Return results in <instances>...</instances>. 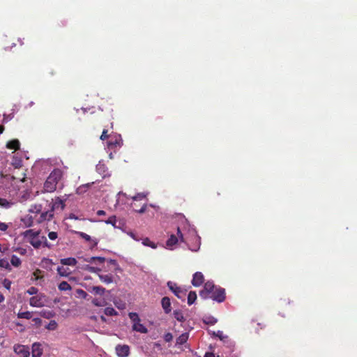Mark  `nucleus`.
I'll return each mask as SVG.
<instances>
[{
    "mask_svg": "<svg viewBox=\"0 0 357 357\" xmlns=\"http://www.w3.org/2000/svg\"><path fill=\"white\" fill-rule=\"evenodd\" d=\"M41 205H34L29 210V213L24 218V224L31 227L52 218L51 212H41Z\"/></svg>",
    "mask_w": 357,
    "mask_h": 357,
    "instance_id": "1",
    "label": "nucleus"
},
{
    "mask_svg": "<svg viewBox=\"0 0 357 357\" xmlns=\"http://www.w3.org/2000/svg\"><path fill=\"white\" fill-rule=\"evenodd\" d=\"M29 243L34 248H39L42 245L50 248L52 245L48 243L46 237L41 235L40 231L28 229L24 231V241Z\"/></svg>",
    "mask_w": 357,
    "mask_h": 357,
    "instance_id": "2",
    "label": "nucleus"
},
{
    "mask_svg": "<svg viewBox=\"0 0 357 357\" xmlns=\"http://www.w3.org/2000/svg\"><path fill=\"white\" fill-rule=\"evenodd\" d=\"M63 176V172L59 169H54L47 178L43 185V192H53Z\"/></svg>",
    "mask_w": 357,
    "mask_h": 357,
    "instance_id": "3",
    "label": "nucleus"
},
{
    "mask_svg": "<svg viewBox=\"0 0 357 357\" xmlns=\"http://www.w3.org/2000/svg\"><path fill=\"white\" fill-rule=\"evenodd\" d=\"M64 198H61V197H56L52 199L50 210L47 211L46 212H51L52 217L54 216V211L56 210L60 209L63 211L66 206V202L68 199L67 195H65Z\"/></svg>",
    "mask_w": 357,
    "mask_h": 357,
    "instance_id": "4",
    "label": "nucleus"
},
{
    "mask_svg": "<svg viewBox=\"0 0 357 357\" xmlns=\"http://www.w3.org/2000/svg\"><path fill=\"white\" fill-rule=\"evenodd\" d=\"M147 194L144 192H139L135 195V196L132 197V199L133 200V202L131 203V207L133 208V210L136 212H138L139 213H142L146 211V203H143L142 206L140 208H137V202L142 200L146 199Z\"/></svg>",
    "mask_w": 357,
    "mask_h": 357,
    "instance_id": "5",
    "label": "nucleus"
},
{
    "mask_svg": "<svg viewBox=\"0 0 357 357\" xmlns=\"http://www.w3.org/2000/svg\"><path fill=\"white\" fill-rule=\"evenodd\" d=\"M210 294L209 298L218 303L223 302L226 298L225 290L220 287H217Z\"/></svg>",
    "mask_w": 357,
    "mask_h": 357,
    "instance_id": "6",
    "label": "nucleus"
},
{
    "mask_svg": "<svg viewBox=\"0 0 357 357\" xmlns=\"http://www.w3.org/2000/svg\"><path fill=\"white\" fill-rule=\"evenodd\" d=\"M123 145V139L120 135L114 134L110 136L107 142V147L109 149H116L121 148Z\"/></svg>",
    "mask_w": 357,
    "mask_h": 357,
    "instance_id": "7",
    "label": "nucleus"
},
{
    "mask_svg": "<svg viewBox=\"0 0 357 357\" xmlns=\"http://www.w3.org/2000/svg\"><path fill=\"white\" fill-rule=\"evenodd\" d=\"M217 287L213 284V282L208 281L204 284V289L200 291L199 295L204 298L206 299L209 298L210 294Z\"/></svg>",
    "mask_w": 357,
    "mask_h": 357,
    "instance_id": "8",
    "label": "nucleus"
},
{
    "mask_svg": "<svg viewBox=\"0 0 357 357\" xmlns=\"http://www.w3.org/2000/svg\"><path fill=\"white\" fill-rule=\"evenodd\" d=\"M45 296L43 294H37L31 297L29 300V303L33 307H43L45 305Z\"/></svg>",
    "mask_w": 357,
    "mask_h": 357,
    "instance_id": "9",
    "label": "nucleus"
},
{
    "mask_svg": "<svg viewBox=\"0 0 357 357\" xmlns=\"http://www.w3.org/2000/svg\"><path fill=\"white\" fill-rule=\"evenodd\" d=\"M167 287L178 298H183L185 296V292L175 282L169 281Z\"/></svg>",
    "mask_w": 357,
    "mask_h": 357,
    "instance_id": "10",
    "label": "nucleus"
},
{
    "mask_svg": "<svg viewBox=\"0 0 357 357\" xmlns=\"http://www.w3.org/2000/svg\"><path fill=\"white\" fill-rule=\"evenodd\" d=\"M178 238L181 239V241H183V234L179 227L177 228V236L172 234L167 239L166 242L167 246L171 248L173 245H175L178 241Z\"/></svg>",
    "mask_w": 357,
    "mask_h": 357,
    "instance_id": "11",
    "label": "nucleus"
},
{
    "mask_svg": "<svg viewBox=\"0 0 357 357\" xmlns=\"http://www.w3.org/2000/svg\"><path fill=\"white\" fill-rule=\"evenodd\" d=\"M116 352L119 357H127L130 354V347L126 344H118L116 347Z\"/></svg>",
    "mask_w": 357,
    "mask_h": 357,
    "instance_id": "12",
    "label": "nucleus"
},
{
    "mask_svg": "<svg viewBox=\"0 0 357 357\" xmlns=\"http://www.w3.org/2000/svg\"><path fill=\"white\" fill-rule=\"evenodd\" d=\"M204 281V278L203 274L201 272H196L193 275V278L192 280V284L194 287H199L202 284Z\"/></svg>",
    "mask_w": 357,
    "mask_h": 357,
    "instance_id": "13",
    "label": "nucleus"
},
{
    "mask_svg": "<svg viewBox=\"0 0 357 357\" xmlns=\"http://www.w3.org/2000/svg\"><path fill=\"white\" fill-rule=\"evenodd\" d=\"M43 354V349L40 343L36 342L32 345L31 356L32 357H40Z\"/></svg>",
    "mask_w": 357,
    "mask_h": 357,
    "instance_id": "14",
    "label": "nucleus"
},
{
    "mask_svg": "<svg viewBox=\"0 0 357 357\" xmlns=\"http://www.w3.org/2000/svg\"><path fill=\"white\" fill-rule=\"evenodd\" d=\"M161 305L166 314H169L172 311L171 301L169 297H163L161 301Z\"/></svg>",
    "mask_w": 357,
    "mask_h": 357,
    "instance_id": "15",
    "label": "nucleus"
},
{
    "mask_svg": "<svg viewBox=\"0 0 357 357\" xmlns=\"http://www.w3.org/2000/svg\"><path fill=\"white\" fill-rule=\"evenodd\" d=\"M77 234L85 241L92 243L91 245V249L97 246L98 241L96 239H91V236L84 232L78 231Z\"/></svg>",
    "mask_w": 357,
    "mask_h": 357,
    "instance_id": "16",
    "label": "nucleus"
},
{
    "mask_svg": "<svg viewBox=\"0 0 357 357\" xmlns=\"http://www.w3.org/2000/svg\"><path fill=\"white\" fill-rule=\"evenodd\" d=\"M6 148L8 149L20 150V142L18 139H13L7 142Z\"/></svg>",
    "mask_w": 357,
    "mask_h": 357,
    "instance_id": "17",
    "label": "nucleus"
},
{
    "mask_svg": "<svg viewBox=\"0 0 357 357\" xmlns=\"http://www.w3.org/2000/svg\"><path fill=\"white\" fill-rule=\"evenodd\" d=\"M77 261L75 258L68 257L61 259V264L65 266H75Z\"/></svg>",
    "mask_w": 357,
    "mask_h": 357,
    "instance_id": "18",
    "label": "nucleus"
},
{
    "mask_svg": "<svg viewBox=\"0 0 357 357\" xmlns=\"http://www.w3.org/2000/svg\"><path fill=\"white\" fill-rule=\"evenodd\" d=\"M132 329L141 333H146L148 332L147 328L140 322L133 324Z\"/></svg>",
    "mask_w": 357,
    "mask_h": 357,
    "instance_id": "19",
    "label": "nucleus"
},
{
    "mask_svg": "<svg viewBox=\"0 0 357 357\" xmlns=\"http://www.w3.org/2000/svg\"><path fill=\"white\" fill-rule=\"evenodd\" d=\"M11 165L15 168H20L22 166V160L21 156L14 155L13 157Z\"/></svg>",
    "mask_w": 357,
    "mask_h": 357,
    "instance_id": "20",
    "label": "nucleus"
},
{
    "mask_svg": "<svg viewBox=\"0 0 357 357\" xmlns=\"http://www.w3.org/2000/svg\"><path fill=\"white\" fill-rule=\"evenodd\" d=\"M98 277L101 282L105 284H110L113 282V276L111 274L102 275L98 274Z\"/></svg>",
    "mask_w": 357,
    "mask_h": 357,
    "instance_id": "21",
    "label": "nucleus"
},
{
    "mask_svg": "<svg viewBox=\"0 0 357 357\" xmlns=\"http://www.w3.org/2000/svg\"><path fill=\"white\" fill-rule=\"evenodd\" d=\"M189 334L188 333H183L176 338V344L182 345L185 344L188 340Z\"/></svg>",
    "mask_w": 357,
    "mask_h": 357,
    "instance_id": "22",
    "label": "nucleus"
},
{
    "mask_svg": "<svg viewBox=\"0 0 357 357\" xmlns=\"http://www.w3.org/2000/svg\"><path fill=\"white\" fill-rule=\"evenodd\" d=\"M89 291L96 295H103L106 291V289L104 287L100 286H93L91 289H89Z\"/></svg>",
    "mask_w": 357,
    "mask_h": 357,
    "instance_id": "23",
    "label": "nucleus"
},
{
    "mask_svg": "<svg viewBox=\"0 0 357 357\" xmlns=\"http://www.w3.org/2000/svg\"><path fill=\"white\" fill-rule=\"evenodd\" d=\"M218 319L212 316H206L203 318V322L207 325L213 326L215 324Z\"/></svg>",
    "mask_w": 357,
    "mask_h": 357,
    "instance_id": "24",
    "label": "nucleus"
},
{
    "mask_svg": "<svg viewBox=\"0 0 357 357\" xmlns=\"http://www.w3.org/2000/svg\"><path fill=\"white\" fill-rule=\"evenodd\" d=\"M42 271L40 269H36L31 275V280L32 281H37L38 280H40L43 278V275H42Z\"/></svg>",
    "mask_w": 357,
    "mask_h": 357,
    "instance_id": "25",
    "label": "nucleus"
},
{
    "mask_svg": "<svg viewBox=\"0 0 357 357\" xmlns=\"http://www.w3.org/2000/svg\"><path fill=\"white\" fill-rule=\"evenodd\" d=\"M197 299V294L194 291H190L188 295V304L191 305Z\"/></svg>",
    "mask_w": 357,
    "mask_h": 357,
    "instance_id": "26",
    "label": "nucleus"
},
{
    "mask_svg": "<svg viewBox=\"0 0 357 357\" xmlns=\"http://www.w3.org/2000/svg\"><path fill=\"white\" fill-rule=\"evenodd\" d=\"M174 318L180 322H183L185 320V317L181 310H174Z\"/></svg>",
    "mask_w": 357,
    "mask_h": 357,
    "instance_id": "27",
    "label": "nucleus"
},
{
    "mask_svg": "<svg viewBox=\"0 0 357 357\" xmlns=\"http://www.w3.org/2000/svg\"><path fill=\"white\" fill-rule=\"evenodd\" d=\"M58 288L60 291H68L72 289L71 286L66 281L61 282L59 284Z\"/></svg>",
    "mask_w": 357,
    "mask_h": 357,
    "instance_id": "28",
    "label": "nucleus"
},
{
    "mask_svg": "<svg viewBox=\"0 0 357 357\" xmlns=\"http://www.w3.org/2000/svg\"><path fill=\"white\" fill-rule=\"evenodd\" d=\"M13 202H8L7 199H3V198H0V206L1 207H3V208H10L11 206L13 205Z\"/></svg>",
    "mask_w": 357,
    "mask_h": 357,
    "instance_id": "29",
    "label": "nucleus"
},
{
    "mask_svg": "<svg viewBox=\"0 0 357 357\" xmlns=\"http://www.w3.org/2000/svg\"><path fill=\"white\" fill-rule=\"evenodd\" d=\"M128 316L133 324L140 322V319L136 312H130Z\"/></svg>",
    "mask_w": 357,
    "mask_h": 357,
    "instance_id": "30",
    "label": "nucleus"
},
{
    "mask_svg": "<svg viewBox=\"0 0 357 357\" xmlns=\"http://www.w3.org/2000/svg\"><path fill=\"white\" fill-rule=\"evenodd\" d=\"M142 244L145 246L151 247V248H156L157 245L155 243L150 241L149 238H145L142 241Z\"/></svg>",
    "mask_w": 357,
    "mask_h": 357,
    "instance_id": "31",
    "label": "nucleus"
},
{
    "mask_svg": "<svg viewBox=\"0 0 357 357\" xmlns=\"http://www.w3.org/2000/svg\"><path fill=\"white\" fill-rule=\"evenodd\" d=\"M213 336L218 337L220 340H224L225 339H227L228 337L227 335H225L223 334V332L222 331H213L212 333Z\"/></svg>",
    "mask_w": 357,
    "mask_h": 357,
    "instance_id": "32",
    "label": "nucleus"
},
{
    "mask_svg": "<svg viewBox=\"0 0 357 357\" xmlns=\"http://www.w3.org/2000/svg\"><path fill=\"white\" fill-rule=\"evenodd\" d=\"M10 263L13 266L17 267L21 264V260L19 257L15 255H13L10 259Z\"/></svg>",
    "mask_w": 357,
    "mask_h": 357,
    "instance_id": "33",
    "label": "nucleus"
},
{
    "mask_svg": "<svg viewBox=\"0 0 357 357\" xmlns=\"http://www.w3.org/2000/svg\"><path fill=\"white\" fill-rule=\"evenodd\" d=\"M105 314L107 316H114L117 314V312L113 307H106L105 309Z\"/></svg>",
    "mask_w": 357,
    "mask_h": 357,
    "instance_id": "34",
    "label": "nucleus"
},
{
    "mask_svg": "<svg viewBox=\"0 0 357 357\" xmlns=\"http://www.w3.org/2000/svg\"><path fill=\"white\" fill-rule=\"evenodd\" d=\"M57 272L58 274H59L61 276H68L69 274V272L67 271V269L63 266H59L57 268Z\"/></svg>",
    "mask_w": 357,
    "mask_h": 357,
    "instance_id": "35",
    "label": "nucleus"
},
{
    "mask_svg": "<svg viewBox=\"0 0 357 357\" xmlns=\"http://www.w3.org/2000/svg\"><path fill=\"white\" fill-rule=\"evenodd\" d=\"M0 267L4 268L6 269H10V264L8 259H0Z\"/></svg>",
    "mask_w": 357,
    "mask_h": 357,
    "instance_id": "36",
    "label": "nucleus"
},
{
    "mask_svg": "<svg viewBox=\"0 0 357 357\" xmlns=\"http://www.w3.org/2000/svg\"><path fill=\"white\" fill-rule=\"evenodd\" d=\"M106 224H110L116 227V218L115 215L110 216L106 221Z\"/></svg>",
    "mask_w": 357,
    "mask_h": 357,
    "instance_id": "37",
    "label": "nucleus"
},
{
    "mask_svg": "<svg viewBox=\"0 0 357 357\" xmlns=\"http://www.w3.org/2000/svg\"><path fill=\"white\" fill-rule=\"evenodd\" d=\"M91 259L95 260V264H102L105 261L106 259L102 257H91Z\"/></svg>",
    "mask_w": 357,
    "mask_h": 357,
    "instance_id": "38",
    "label": "nucleus"
},
{
    "mask_svg": "<svg viewBox=\"0 0 357 357\" xmlns=\"http://www.w3.org/2000/svg\"><path fill=\"white\" fill-rule=\"evenodd\" d=\"M107 132H108V130L107 129H104L102 130V135H100V137L101 140H105L106 139H108L109 137L110 138L111 135H109L107 134Z\"/></svg>",
    "mask_w": 357,
    "mask_h": 357,
    "instance_id": "39",
    "label": "nucleus"
},
{
    "mask_svg": "<svg viewBox=\"0 0 357 357\" xmlns=\"http://www.w3.org/2000/svg\"><path fill=\"white\" fill-rule=\"evenodd\" d=\"M85 269L89 271L91 273H98V272L100 271V268H96V267L90 266H86Z\"/></svg>",
    "mask_w": 357,
    "mask_h": 357,
    "instance_id": "40",
    "label": "nucleus"
},
{
    "mask_svg": "<svg viewBox=\"0 0 357 357\" xmlns=\"http://www.w3.org/2000/svg\"><path fill=\"white\" fill-rule=\"evenodd\" d=\"M77 294L83 298H86L88 296L87 293L81 289H77Z\"/></svg>",
    "mask_w": 357,
    "mask_h": 357,
    "instance_id": "41",
    "label": "nucleus"
},
{
    "mask_svg": "<svg viewBox=\"0 0 357 357\" xmlns=\"http://www.w3.org/2000/svg\"><path fill=\"white\" fill-rule=\"evenodd\" d=\"M14 351L17 354H22V345L17 344L14 346Z\"/></svg>",
    "mask_w": 357,
    "mask_h": 357,
    "instance_id": "42",
    "label": "nucleus"
},
{
    "mask_svg": "<svg viewBox=\"0 0 357 357\" xmlns=\"http://www.w3.org/2000/svg\"><path fill=\"white\" fill-rule=\"evenodd\" d=\"M164 340L167 342H169L173 340V335L171 333H167L164 335Z\"/></svg>",
    "mask_w": 357,
    "mask_h": 357,
    "instance_id": "43",
    "label": "nucleus"
},
{
    "mask_svg": "<svg viewBox=\"0 0 357 357\" xmlns=\"http://www.w3.org/2000/svg\"><path fill=\"white\" fill-rule=\"evenodd\" d=\"M38 289L34 287H31V288H29L28 290H27V293L30 295H37L38 294Z\"/></svg>",
    "mask_w": 357,
    "mask_h": 357,
    "instance_id": "44",
    "label": "nucleus"
},
{
    "mask_svg": "<svg viewBox=\"0 0 357 357\" xmlns=\"http://www.w3.org/2000/svg\"><path fill=\"white\" fill-rule=\"evenodd\" d=\"M90 185H91V183H87L86 185L79 186L77 190V193L82 192L84 190H85L86 188H88Z\"/></svg>",
    "mask_w": 357,
    "mask_h": 357,
    "instance_id": "45",
    "label": "nucleus"
},
{
    "mask_svg": "<svg viewBox=\"0 0 357 357\" xmlns=\"http://www.w3.org/2000/svg\"><path fill=\"white\" fill-rule=\"evenodd\" d=\"M48 237H49V238H50V240L54 241V240H56V239L57 238V237H58V234H57V233H56V232H55V231H50V232H49V234H48Z\"/></svg>",
    "mask_w": 357,
    "mask_h": 357,
    "instance_id": "46",
    "label": "nucleus"
},
{
    "mask_svg": "<svg viewBox=\"0 0 357 357\" xmlns=\"http://www.w3.org/2000/svg\"><path fill=\"white\" fill-rule=\"evenodd\" d=\"M3 284L5 288L9 290L10 289L11 282L8 279H4Z\"/></svg>",
    "mask_w": 357,
    "mask_h": 357,
    "instance_id": "47",
    "label": "nucleus"
},
{
    "mask_svg": "<svg viewBox=\"0 0 357 357\" xmlns=\"http://www.w3.org/2000/svg\"><path fill=\"white\" fill-rule=\"evenodd\" d=\"M32 321L33 322V324L36 326H39L41 324V319L40 318H38V317L33 318L32 319Z\"/></svg>",
    "mask_w": 357,
    "mask_h": 357,
    "instance_id": "48",
    "label": "nucleus"
},
{
    "mask_svg": "<svg viewBox=\"0 0 357 357\" xmlns=\"http://www.w3.org/2000/svg\"><path fill=\"white\" fill-rule=\"evenodd\" d=\"M33 312H24V319H30L32 318Z\"/></svg>",
    "mask_w": 357,
    "mask_h": 357,
    "instance_id": "49",
    "label": "nucleus"
},
{
    "mask_svg": "<svg viewBox=\"0 0 357 357\" xmlns=\"http://www.w3.org/2000/svg\"><path fill=\"white\" fill-rule=\"evenodd\" d=\"M30 351L29 348L24 346V357H29Z\"/></svg>",
    "mask_w": 357,
    "mask_h": 357,
    "instance_id": "50",
    "label": "nucleus"
},
{
    "mask_svg": "<svg viewBox=\"0 0 357 357\" xmlns=\"http://www.w3.org/2000/svg\"><path fill=\"white\" fill-rule=\"evenodd\" d=\"M92 303L95 305V306H98V307H100V306H102L103 305L97 299V298H94L92 300Z\"/></svg>",
    "mask_w": 357,
    "mask_h": 357,
    "instance_id": "51",
    "label": "nucleus"
},
{
    "mask_svg": "<svg viewBox=\"0 0 357 357\" xmlns=\"http://www.w3.org/2000/svg\"><path fill=\"white\" fill-rule=\"evenodd\" d=\"M8 229V225L6 223L0 222V230L5 231Z\"/></svg>",
    "mask_w": 357,
    "mask_h": 357,
    "instance_id": "52",
    "label": "nucleus"
},
{
    "mask_svg": "<svg viewBox=\"0 0 357 357\" xmlns=\"http://www.w3.org/2000/svg\"><path fill=\"white\" fill-rule=\"evenodd\" d=\"M56 323L54 321H52L50 323L48 328L54 330L56 328Z\"/></svg>",
    "mask_w": 357,
    "mask_h": 357,
    "instance_id": "53",
    "label": "nucleus"
},
{
    "mask_svg": "<svg viewBox=\"0 0 357 357\" xmlns=\"http://www.w3.org/2000/svg\"><path fill=\"white\" fill-rule=\"evenodd\" d=\"M204 357H215V356L213 352H206Z\"/></svg>",
    "mask_w": 357,
    "mask_h": 357,
    "instance_id": "54",
    "label": "nucleus"
},
{
    "mask_svg": "<svg viewBox=\"0 0 357 357\" xmlns=\"http://www.w3.org/2000/svg\"><path fill=\"white\" fill-rule=\"evenodd\" d=\"M83 259H84V261H86V262L95 263V260L94 259H91V257L84 258Z\"/></svg>",
    "mask_w": 357,
    "mask_h": 357,
    "instance_id": "55",
    "label": "nucleus"
},
{
    "mask_svg": "<svg viewBox=\"0 0 357 357\" xmlns=\"http://www.w3.org/2000/svg\"><path fill=\"white\" fill-rule=\"evenodd\" d=\"M43 262H45V264H53V262L52 261V259H44L43 260Z\"/></svg>",
    "mask_w": 357,
    "mask_h": 357,
    "instance_id": "56",
    "label": "nucleus"
},
{
    "mask_svg": "<svg viewBox=\"0 0 357 357\" xmlns=\"http://www.w3.org/2000/svg\"><path fill=\"white\" fill-rule=\"evenodd\" d=\"M96 168H97L98 171H102L105 169V165H97Z\"/></svg>",
    "mask_w": 357,
    "mask_h": 357,
    "instance_id": "57",
    "label": "nucleus"
},
{
    "mask_svg": "<svg viewBox=\"0 0 357 357\" xmlns=\"http://www.w3.org/2000/svg\"><path fill=\"white\" fill-rule=\"evenodd\" d=\"M97 215H99V216L100 215H105V211H103V210H99V211H97Z\"/></svg>",
    "mask_w": 357,
    "mask_h": 357,
    "instance_id": "58",
    "label": "nucleus"
},
{
    "mask_svg": "<svg viewBox=\"0 0 357 357\" xmlns=\"http://www.w3.org/2000/svg\"><path fill=\"white\" fill-rule=\"evenodd\" d=\"M130 236L133 239H135V240H136V241H139V239L136 237V235H135L134 233L130 232Z\"/></svg>",
    "mask_w": 357,
    "mask_h": 357,
    "instance_id": "59",
    "label": "nucleus"
},
{
    "mask_svg": "<svg viewBox=\"0 0 357 357\" xmlns=\"http://www.w3.org/2000/svg\"><path fill=\"white\" fill-rule=\"evenodd\" d=\"M4 131V126L3 125H0V135L2 134Z\"/></svg>",
    "mask_w": 357,
    "mask_h": 357,
    "instance_id": "60",
    "label": "nucleus"
},
{
    "mask_svg": "<svg viewBox=\"0 0 357 357\" xmlns=\"http://www.w3.org/2000/svg\"><path fill=\"white\" fill-rule=\"evenodd\" d=\"M23 197L24 199L29 197V195H28L27 192H24Z\"/></svg>",
    "mask_w": 357,
    "mask_h": 357,
    "instance_id": "61",
    "label": "nucleus"
},
{
    "mask_svg": "<svg viewBox=\"0 0 357 357\" xmlns=\"http://www.w3.org/2000/svg\"><path fill=\"white\" fill-rule=\"evenodd\" d=\"M4 301V296L0 294V303Z\"/></svg>",
    "mask_w": 357,
    "mask_h": 357,
    "instance_id": "62",
    "label": "nucleus"
},
{
    "mask_svg": "<svg viewBox=\"0 0 357 357\" xmlns=\"http://www.w3.org/2000/svg\"><path fill=\"white\" fill-rule=\"evenodd\" d=\"M17 316L19 318H22V312H19L18 314H17Z\"/></svg>",
    "mask_w": 357,
    "mask_h": 357,
    "instance_id": "63",
    "label": "nucleus"
},
{
    "mask_svg": "<svg viewBox=\"0 0 357 357\" xmlns=\"http://www.w3.org/2000/svg\"><path fill=\"white\" fill-rule=\"evenodd\" d=\"M110 262H111V263H112V264H115V263H116V261H115V260H112V259H111V260H110Z\"/></svg>",
    "mask_w": 357,
    "mask_h": 357,
    "instance_id": "64",
    "label": "nucleus"
}]
</instances>
